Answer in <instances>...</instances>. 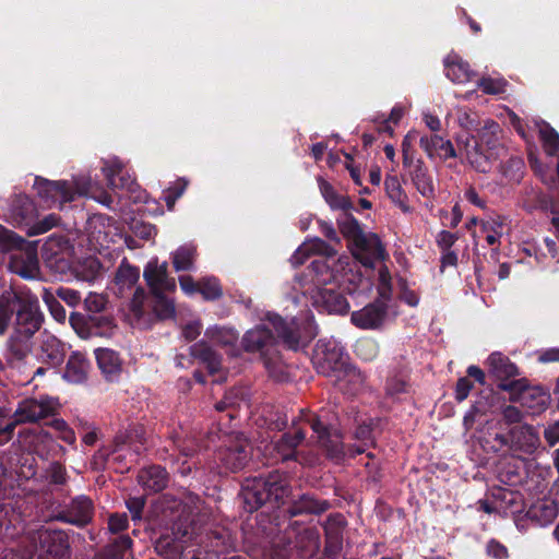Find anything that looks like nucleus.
<instances>
[{"label":"nucleus","mask_w":559,"mask_h":559,"mask_svg":"<svg viewBox=\"0 0 559 559\" xmlns=\"http://www.w3.org/2000/svg\"><path fill=\"white\" fill-rule=\"evenodd\" d=\"M329 508L326 501L316 500L309 495H302L297 501H295L290 508L293 515L301 513H321Z\"/></svg>","instance_id":"79ce46f5"},{"label":"nucleus","mask_w":559,"mask_h":559,"mask_svg":"<svg viewBox=\"0 0 559 559\" xmlns=\"http://www.w3.org/2000/svg\"><path fill=\"white\" fill-rule=\"evenodd\" d=\"M487 365L489 372L499 380H509L519 374L516 366L498 352L488 357Z\"/></svg>","instance_id":"c85d7f7f"},{"label":"nucleus","mask_w":559,"mask_h":559,"mask_svg":"<svg viewBox=\"0 0 559 559\" xmlns=\"http://www.w3.org/2000/svg\"><path fill=\"white\" fill-rule=\"evenodd\" d=\"M97 365L108 380H114L121 371L120 359L116 352L108 348L95 350Z\"/></svg>","instance_id":"473e14b6"},{"label":"nucleus","mask_w":559,"mask_h":559,"mask_svg":"<svg viewBox=\"0 0 559 559\" xmlns=\"http://www.w3.org/2000/svg\"><path fill=\"white\" fill-rule=\"evenodd\" d=\"M106 298L96 293H90L88 296L84 300V307L90 313H99L106 307Z\"/></svg>","instance_id":"052dcab7"},{"label":"nucleus","mask_w":559,"mask_h":559,"mask_svg":"<svg viewBox=\"0 0 559 559\" xmlns=\"http://www.w3.org/2000/svg\"><path fill=\"white\" fill-rule=\"evenodd\" d=\"M140 272L138 267L129 264H121L116 274V283L120 289L131 288L139 281Z\"/></svg>","instance_id":"de8ad7c7"},{"label":"nucleus","mask_w":559,"mask_h":559,"mask_svg":"<svg viewBox=\"0 0 559 559\" xmlns=\"http://www.w3.org/2000/svg\"><path fill=\"white\" fill-rule=\"evenodd\" d=\"M93 512L92 500L85 496H80L73 499L61 512L60 519L76 526H84L92 521Z\"/></svg>","instance_id":"f3484780"},{"label":"nucleus","mask_w":559,"mask_h":559,"mask_svg":"<svg viewBox=\"0 0 559 559\" xmlns=\"http://www.w3.org/2000/svg\"><path fill=\"white\" fill-rule=\"evenodd\" d=\"M318 182L322 197L332 210H340L344 213L353 209V203L347 195L337 193L335 189L322 178H319Z\"/></svg>","instance_id":"f704fd0d"},{"label":"nucleus","mask_w":559,"mask_h":559,"mask_svg":"<svg viewBox=\"0 0 559 559\" xmlns=\"http://www.w3.org/2000/svg\"><path fill=\"white\" fill-rule=\"evenodd\" d=\"M123 165L116 158H109L105 162L103 173L108 181V185L114 189H127L128 191L135 190V182L129 175L122 174Z\"/></svg>","instance_id":"b1692460"},{"label":"nucleus","mask_w":559,"mask_h":559,"mask_svg":"<svg viewBox=\"0 0 559 559\" xmlns=\"http://www.w3.org/2000/svg\"><path fill=\"white\" fill-rule=\"evenodd\" d=\"M31 433L33 437L31 448L41 459L48 460L50 457H57L64 454L66 449L47 431L43 429H34Z\"/></svg>","instance_id":"a211bd4d"},{"label":"nucleus","mask_w":559,"mask_h":559,"mask_svg":"<svg viewBox=\"0 0 559 559\" xmlns=\"http://www.w3.org/2000/svg\"><path fill=\"white\" fill-rule=\"evenodd\" d=\"M528 515L532 520L544 526L556 519L557 507L552 501H537L531 507Z\"/></svg>","instance_id":"4c0bfd02"},{"label":"nucleus","mask_w":559,"mask_h":559,"mask_svg":"<svg viewBox=\"0 0 559 559\" xmlns=\"http://www.w3.org/2000/svg\"><path fill=\"white\" fill-rule=\"evenodd\" d=\"M459 239L456 234H453L448 230H441L437 236V243L441 248V250H451V247Z\"/></svg>","instance_id":"338daca9"},{"label":"nucleus","mask_w":559,"mask_h":559,"mask_svg":"<svg viewBox=\"0 0 559 559\" xmlns=\"http://www.w3.org/2000/svg\"><path fill=\"white\" fill-rule=\"evenodd\" d=\"M318 254L321 258L313 260L310 264V272L317 285H326L336 280L334 272L330 269L326 258L334 257L336 251L321 238L314 237L304 241L290 258L294 266H299L311 255Z\"/></svg>","instance_id":"39448f33"},{"label":"nucleus","mask_w":559,"mask_h":559,"mask_svg":"<svg viewBox=\"0 0 559 559\" xmlns=\"http://www.w3.org/2000/svg\"><path fill=\"white\" fill-rule=\"evenodd\" d=\"M199 293L207 300H214L222 296V288L215 277H206L199 282Z\"/></svg>","instance_id":"8fccbe9b"},{"label":"nucleus","mask_w":559,"mask_h":559,"mask_svg":"<svg viewBox=\"0 0 559 559\" xmlns=\"http://www.w3.org/2000/svg\"><path fill=\"white\" fill-rule=\"evenodd\" d=\"M29 299H37L32 295H19L8 292L0 298V335H3L9 328L13 312L21 308V305Z\"/></svg>","instance_id":"393cba45"},{"label":"nucleus","mask_w":559,"mask_h":559,"mask_svg":"<svg viewBox=\"0 0 559 559\" xmlns=\"http://www.w3.org/2000/svg\"><path fill=\"white\" fill-rule=\"evenodd\" d=\"M289 488L286 476L282 473H271L266 478L259 477L248 480L242 487L245 509L248 512L258 510L270 500L282 501L288 496Z\"/></svg>","instance_id":"20e7f679"},{"label":"nucleus","mask_w":559,"mask_h":559,"mask_svg":"<svg viewBox=\"0 0 559 559\" xmlns=\"http://www.w3.org/2000/svg\"><path fill=\"white\" fill-rule=\"evenodd\" d=\"M41 324L38 299L21 305L13 324V332L7 341L5 361L13 368H21L33 349V336Z\"/></svg>","instance_id":"f03ea898"},{"label":"nucleus","mask_w":559,"mask_h":559,"mask_svg":"<svg viewBox=\"0 0 559 559\" xmlns=\"http://www.w3.org/2000/svg\"><path fill=\"white\" fill-rule=\"evenodd\" d=\"M250 451L248 440L236 438L226 449L219 451V459L228 471L237 472L247 464Z\"/></svg>","instance_id":"dca6fc26"},{"label":"nucleus","mask_w":559,"mask_h":559,"mask_svg":"<svg viewBox=\"0 0 559 559\" xmlns=\"http://www.w3.org/2000/svg\"><path fill=\"white\" fill-rule=\"evenodd\" d=\"M57 295L71 307H75L81 301L79 292L71 288H59Z\"/></svg>","instance_id":"774afa93"},{"label":"nucleus","mask_w":559,"mask_h":559,"mask_svg":"<svg viewBox=\"0 0 559 559\" xmlns=\"http://www.w3.org/2000/svg\"><path fill=\"white\" fill-rule=\"evenodd\" d=\"M495 440L508 445L516 457L533 454L540 444L538 433L528 425L515 426L508 435H497Z\"/></svg>","instance_id":"1a4fd4ad"},{"label":"nucleus","mask_w":559,"mask_h":559,"mask_svg":"<svg viewBox=\"0 0 559 559\" xmlns=\"http://www.w3.org/2000/svg\"><path fill=\"white\" fill-rule=\"evenodd\" d=\"M500 127L492 120H487L479 131L480 145L485 144L488 147H493L498 141Z\"/></svg>","instance_id":"3c124183"},{"label":"nucleus","mask_w":559,"mask_h":559,"mask_svg":"<svg viewBox=\"0 0 559 559\" xmlns=\"http://www.w3.org/2000/svg\"><path fill=\"white\" fill-rule=\"evenodd\" d=\"M412 182L424 198H433L435 186L427 168L418 164L412 173Z\"/></svg>","instance_id":"ea45409f"},{"label":"nucleus","mask_w":559,"mask_h":559,"mask_svg":"<svg viewBox=\"0 0 559 559\" xmlns=\"http://www.w3.org/2000/svg\"><path fill=\"white\" fill-rule=\"evenodd\" d=\"M126 506L130 511L133 521L141 520L142 511L145 506V500L143 497L129 498L126 502Z\"/></svg>","instance_id":"0e129e2a"},{"label":"nucleus","mask_w":559,"mask_h":559,"mask_svg":"<svg viewBox=\"0 0 559 559\" xmlns=\"http://www.w3.org/2000/svg\"><path fill=\"white\" fill-rule=\"evenodd\" d=\"M352 251L355 258L366 266H371L376 261L386 258V252L380 238L372 233L364 234L355 241L352 245Z\"/></svg>","instance_id":"f8f14e48"},{"label":"nucleus","mask_w":559,"mask_h":559,"mask_svg":"<svg viewBox=\"0 0 559 559\" xmlns=\"http://www.w3.org/2000/svg\"><path fill=\"white\" fill-rule=\"evenodd\" d=\"M317 371L329 379H334L349 364L344 347L335 341H319L313 354Z\"/></svg>","instance_id":"0eeeda50"},{"label":"nucleus","mask_w":559,"mask_h":559,"mask_svg":"<svg viewBox=\"0 0 559 559\" xmlns=\"http://www.w3.org/2000/svg\"><path fill=\"white\" fill-rule=\"evenodd\" d=\"M40 357L50 366H59L66 356V346L53 335L46 336L40 346Z\"/></svg>","instance_id":"7c9ffc66"},{"label":"nucleus","mask_w":559,"mask_h":559,"mask_svg":"<svg viewBox=\"0 0 559 559\" xmlns=\"http://www.w3.org/2000/svg\"><path fill=\"white\" fill-rule=\"evenodd\" d=\"M420 147L426 154L432 158L438 156L439 158L447 160L449 158L456 157V151L450 140H444L440 135L421 136L419 139Z\"/></svg>","instance_id":"a878e982"},{"label":"nucleus","mask_w":559,"mask_h":559,"mask_svg":"<svg viewBox=\"0 0 559 559\" xmlns=\"http://www.w3.org/2000/svg\"><path fill=\"white\" fill-rule=\"evenodd\" d=\"M188 519H179L173 524L171 535H162L155 543L156 552L165 559H182L185 550L197 539L193 525H187Z\"/></svg>","instance_id":"423d86ee"},{"label":"nucleus","mask_w":559,"mask_h":559,"mask_svg":"<svg viewBox=\"0 0 559 559\" xmlns=\"http://www.w3.org/2000/svg\"><path fill=\"white\" fill-rule=\"evenodd\" d=\"M174 292H157L152 294L151 307L159 320L171 319L175 316V304L169 294Z\"/></svg>","instance_id":"c9c22d12"},{"label":"nucleus","mask_w":559,"mask_h":559,"mask_svg":"<svg viewBox=\"0 0 559 559\" xmlns=\"http://www.w3.org/2000/svg\"><path fill=\"white\" fill-rule=\"evenodd\" d=\"M131 546L132 539L129 536H119L106 547L105 556H97L95 559H121Z\"/></svg>","instance_id":"a18cd8bd"},{"label":"nucleus","mask_w":559,"mask_h":559,"mask_svg":"<svg viewBox=\"0 0 559 559\" xmlns=\"http://www.w3.org/2000/svg\"><path fill=\"white\" fill-rule=\"evenodd\" d=\"M34 188L36 189L37 195L41 200L43 204L48 209L53 206L62 209L66 203L72 202L76 195H85L96 199L93 193L94 185L91 178L85 176L74 178L72 181H50L37 177L34 182ZM97 201L109 205L111 199L109 195L103 194L97 198Z\"/></svg>","instance_id":"7ed1b4c3"},{"label":"nucleus","mask_w":559,"mask_h":559,"mask_svg":"<svg viewBox=\"0 0 559 559\" xmlns=\"http://www.w3.org/2000/svg\"><path fill=\"white\" fill-rule=\"evenodd\" d=\"M322 298L325 304V307L329 312L333 313H346L348 310V304L346 299L340 295L334 293L331 289H325L322 293Z\"/></svg>","instance_id":"09e8293b"},{"label":"nucleus","mask_w":559,"mask_h":559,"mask_svg":"<svg viewBox=\"0 0 559 559\" xmlns=\"http://www.w3.org/2000/svg\"><path fill=\"white\" fill-rule=\"evenodd\" d=\"M336 223L341 234L348 240L350 246L365 234L358 221L349 215L348 212L342 213L336 218Z\"/></svg>","instance_id":"58836bf2"},{"label":"nucleus","mask_w":559,"mask_h":559,"mask_svg":"<svg viewBox=\"0 0 559 559\" xmlns=\"http://www.w3.org/2000/svg\"><path fill=\"white\" fill-rule=\"evenodd\" d=\"M523 404L532 408L534 413L546 409L549 395L542 390H528L522 394Z\"/></svg>","instance_id":"49530a36"},{"label":"nucleus","mask_w":559,"mask_h":559,"mask_svg":"<svg viewBox=\"0 0 559 559\" xmlns=\"http://www.w3.org/2000/svg\"><path fill=\"white\" fill-rule=\"evenodd\" d=\"M490 498L497 500L499 513L508 515L514 514L523 510V496L509 487H495L490 490Z\"/></svg>","instance_id":"6ab92c4d"},{"label":"nucleus","mask_w":559,"mask_h":559,"mask_svg":"<svg viewBox=\"0 0 559 559\" xmlns=\"http://www.w3.org/2000/svg\"><path fill=\"white\" fill-rule=\"evenodd\" d=\"M355 352L362 359L370 360L377 355L378 347L372 340L362 338L357 342Z\"/></svg>","instance_id":"13d9d810"},{"label":"nucleus","mask_w":559,"mask_h":559,"mask_svg":"<svg viewBox=\"0 0 559 559\" xmlns=\"http://www.w3.org/2000/svg\"><path fill=\"white\" fill-rule=\"evenodd\" d=\"M138 480L144 488L157 492L166 487L168 474L160 466H151L139 473Z\"/></svg>","instance_id":"c756f323"},{"label":"nucleus","mask_w":559,"mask_h":559,"mask_svg":"<svg viewBox=\"0 0 559 559\" xmlns=\"http://www.w3.org/2000/svg\"><path fill=\"white\" fill-rule=\"evenodd\" d=\"M129 521L126 513H114L108 519V530L112 534L120 533L128 527Z\"/></svg>","instance_id":"680f3d73"},{"label":"nucleus","mask_w":559,"mask_h":559,"mask_svg":"<svg viewBox=\"0 0 559 559\" xmlns=\"http://www.w3.org/2000/svg\"><path fill=\"white\" fill-rule=\"evenodd\" d=\"M384 189L388 198L403 212L412 213L413 207L409 205L408 195L402 188L396 176H386L384 180Z\"/></svg>","instance_id":"2f4dec72"},{"label":"nucleus","mask_w":559,"mask_h":559,"mask_svg":"<svg viewBox=\"0 0 559 559\" xmlns=\"http://www.w3.org/2000/svg\"><path fill=\"white\" fill-rule=\"evenodd\" d=\"M418 133L417 131H409L403 139L402 142V152H403V159L404 165H407L411 163L413 156H412V148L413 143L417 140Z\"/></svg>","instance_id":"e2e57ef3"},{"label":"nucleus","mask_w":559,"mask_h":559,"mask_svg":"<svg viewBox=\"0 0 559 559\" xmlns=\"http://www.w3.org/2000/svg\"><path fill=\"white\" fill-rule=\"evenodd\" d=\"M50 426L58 432V437L62 441L70 445L75 443L76 437L73 429L63 419H53Z\"/></svg>","instance_id":"5fc2aeb1"},{"label":"nucleus","mask_w":559,"mask_h":559,"mask_svg":"<svg viewBox=\"0 0 559 559\" xmlns=\"http://www.w3.org/2000/svg\"><path fill=\"white\" fill-rule=\"evenodd\" d=\"M460 154H464L467 162L480 173L490 170L489 157L481 151V145L468 132L462 133L457 138Z\"/></svg>","instance_id":"2eb2a0df"},{"label":"nucleus","mask_w":559,"mask_h":559,"mask_svg":"<svg viewBox=\"0 0 559 559\" xmlns=\"http://www.w3.org/2000/svg\"><path fill=\"white\" fill-rule=\"evenodd\" d=\"M273 330L276 332L277 337L295 350L309 343L317 332L312 319H307L302 326H300L295 320L286 322L277 314H269L265 322L245 334L242 340L245 349L247 352H260L264 358L265 368L276 380H282V374L275 370L277 360L266 357L273 350L276 343Z\"/></svg>","instance_id":"f257e3e1"},{"label":"nucleus","mask_w":559,"mask_h":559,"mask_svg":"<svg viewBox=\"0 0 559 559\" xmlns=\"http://www.w3.org/2000/svg\"><path fill=\"white\" fill-rule=\"evenodd\" d=\"M45 477L51 484L63 485L67 483V471L60 463L52 462L46 468Z\"/></svg>","instance_id":"864d4df0"},{"label":"nucleus","mask_w":559,"mask_h":559,"mask_svg":"<svg viewBox=\"0 0 559 559\" xmlns=\"http://www.w3.org/2000/svg\"><path fill=\"white\" fill-rule=\"evenodd\" d=\"M190 353L206 366L211 374H216L221 371V357L204 341L192 345Z\"/></svg>","instance_id":"72a5a7b5"},{"label":"nucleus","mask_w":559,"mask_h":559,"mask_svg":"<svg viewBox=\"0 0 559 559\" xmlns=\"http://www.w3.org/2000/svg\"><path fill=\"white\" fill-rule=\"evenodd\" d=\"M305 439V433L300 429L294 435L284 433L281 438L272 443L271 456L275 461L297 460L296 449Z\"/></svg>","instance_id":"412c9836"},{"label":"nucleus","mask_w":559,"mask_h":559,"mask_svg":"<svg viewBox=\"0 0 559 559\" xmlns=\"http://www.w3.org/2000/svg\"><path fill=\"white\" fill-rule=\"evenodd\" d=\"M57 402L51 397L25 399L21 401L13 414L14 428L20 424L36 423L52 415Z\"/></svg>","instance_id":"9d476101"},{"label":"nucleus","mask_w":559,"mask_h":559,"mask_svg":"<svg viewBox=\"0 0 559 559\" xmlns=\"http://www.w3.org/2000/svg\"><path fill=\"white\" fill-rule=\"evenodd\" d=\"M305 416L311 429L317 435L319 445L325 450L326 455L335 461L342 460L345 455V451L340 432L337 430H329L318 418H309L308 415Z\"/></svg>","instance_id":"9b49d317"},{"label":"nucleus","mask_w":559,"mask_h":559,"mask_svg":"<svg viewBox=\"0 0 559 559\" xmlns=\"http://www.w3.org/2000/svg\"><path fill=\"white\" fill-rule=\"evenodd\" d=\"M197 257V248L183 245L173 253V265L177 272L192 270Z\"/></svg>","instance_id":"a19ab883"},{"label":"nucleus","mask_w":559,"mask_h":559,"mask_svg":"<svg viewBox=\"0 0 559 559\" xmlns=\"http://www.w3.org/2000/svg\"><path fill=\"white\" fill-rule=\"evenodd\" d=\"M91 364L86 356L81 352H73L66 364L62 378L70 382L80 384L86 381Z\"/></svg>","instance_id":"5701e85b"},{"label":"nucleus","mask_w":559,"mask_h":559,"mask_svg":"<svg viewBox=\"0 0 559 559\" xmlns=\"http://www.w3.org/2000/svg\"><path fill=\"white\" fill-rule=\"evenodd\" d=\"M344 525L345 520L342 514L330 515L325 525L326 535L331 538L338 539Z\"/></svg>","instance_id":"bf43d9fd"},{"label":"nucleus","mask_w":559,"mask_h":559,"mask_svg":"<svg viewBox=\"0 0 559 559\" xmlns=\"http://www.w3.org/2000/svg\"><path fill=\"white\" fill-rule=\"evenodd\" d=\"M146 295L143 288H136L130 302V310L140 320L145 314Z\"/></svg>","instance_id":"6e6d98bb"},{"label":"nucleus","mask_w":559,"mask_h":559,"mask_svg":"<svg viewBox=\"0 0 559 559\" xmlns=\"http://www.w3.org/2000/svg\"><path fill=\"white\" fill-rule=\"evenodd\" d=\"M69 249L68 240L63 236H50L41 247V254L45 260H57Z\"/></svg>","instance_id":"37998d69"},{"label":"nucleus","mask_w":559,"mask_h":559,"mask_svg":"<svg viewBox=\"0 0 559 559\" xmlns=\"http://www.w3.org/2000/svg\"><path fill=\"white\" fill-rule=\"evenodd\" d=\"M205 337L217 345H233L238 338L235 330L225 326H211L205 331Z\"/></svg>","instance_id":"c03bdc74"},{"label":"nucleus","mask_w":559,"mask_h":559,"mask_svg":"<svg viewBox=\"0 0 559 559\" xmlns=\"http://www.w3.org/2000/svg\"><path fill=\"white\" fill-rule=\"evenodd\" d=\"M144 280L150 287L151 294L157 292H175V278L168 276L167 262L158 263L157 259H152L143 272Z\"/></svg>","instance_id":"ddd939ff"},{"label":"nucleus","mask_w":559,"mask_h":559,"mask_svg":"<svg viewBox=\"0 0 559 559\" xmlns=\"http://www.w3.org/2000/svg\"><path fill=\"white\" fill-rule=\"evenodd\" d=\"M506 222L507 218L500 215L480 221V229L486 235V241L489 246L500 245Z\"/></svg>","instance_id":"e433bc0d"},{"label":"nucleus","mask_w":559,"mask_h":559,"mask_svg":"<svg viewBox=\"0 0 559 559\" xmlns=\"http://www.w3.org/2000/svg\"><path fill=\"white\" fill-rule=\"evenodd\" d=\"M388 314V305L382 300H376L360 310L352 313V323L364 330H372L379 328L385 320Z\"/></svg>","instance_id":"4468645a"},{"label":"nucleus","mask_w":559,"mask_h":559,"mask_svg":"<svg viewBox=\"0 0 559 559\" xmlns=\"http://www.w3.org/2000/svg\"><path fill=\"white\" fill-rule=\"evenodd\" d=\"M10 270L23 278L33 280L39 274V262L35 250L12 254Z\"/></svg>","instance_id":"aec40b11"},{"label":"nucleus","mask_w":559,"mask_h":559,"mask_svg":"<svg viewBox=\"0 0 559 559\" xmlns=\"http://www.w3.org/2000/svg\"><path fill=\"white\" fill-rule=\"evenodd\" d=\"M32 544L39 543L38 559H69L70 545L62 531L40 528L29 538Z\"/></svg>","instance_id":"6e6552de"},{"label":"nucleus","mask_w":559,"mask_h":559,"mask_svg":"<svg viewBox=\"0 0 559 559\" xmlns=\"http://www.w3.org/2000/svg\"><path fill=\"white\" fill-rule=\"evenodd\" d=\"M506 84L503 79L484 78L478 82V87L486 94L497 95L506 91Z\"/></svg>","instance_id":"4d7b16f0"},{"label":"nucleus","mask_w":559,"mask_h":559,"mask_svg":"<svg viewBox=\"0 0 559 559\" xmlns=\"http://www.w3.org/2000/svg\"><path fill=\"white\" fill-rule=\"evenodd\" d=\"M331 381L345 394H356L364 386L365 376L348 365Z\"/></svg>","instance_id":"cd10ccee"},{"label":"nucleus","mask_w":559,"mask_h":559,"mask_svg":"<svg viewBox=\"0 0 559 559\" xmlns=\"http://www.w3.org/2000/svg\"><path fill=\"white\" fill-rule=\"evenodd\" d=\"M23 530L22 518L11 502L0 503V539H12Z\"/></svg>","instance_id":"4be33fe9"},{"label":"nucleus","mask_w":559,"mask_h":559,"mask_svg":"<svg viewBox=\"0 0 559 559\" xmlns=\"http://www.w3.org/2000/svg\"><path fill=\"white\" fill-rule=\"evenodd\" d=\"M59 216L57 214H49L43 219L32 225L27 231L28 236H37L47 233L59 224Z\"/></svg>","instance_id":"603ef678"},{"label":"nucleus","mask_w":559,"mask_h":559,"mask_svg":"<svg viewBox=\"0 0 559 559\" xmlns=\"http://www.w3.org/2000/svg\"><path fill=\"white\" fill-rule=\"evenodd\" d=\"M444 70L447 78L457 84L469 82L475 75L469 64L455 53L447 56L444 59Z\"/></svg>","instance_id":"bb28decb"},{"label":"nucleus","mask_w":559,"mask_h":559,"mask_svg":"<svg viewBox=\"0 0 559 559\" xmlns=\"http://www.w3.org/2000/svg\"><path fill=\"white\" fill-rule=\"evenodd\" d=\"M70 324L72 328L81 335H87L88 334V328H87V321L85 317L81 313L73 312L71 313L69 318Z\"/></svg>","instance_id":"69168bd1"}]
</instances>
